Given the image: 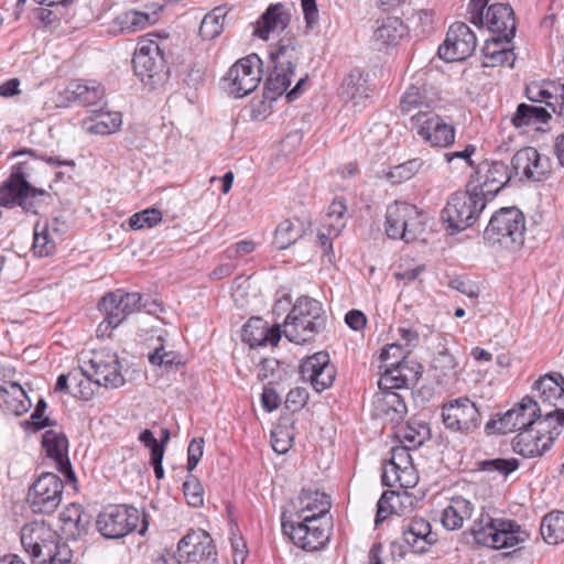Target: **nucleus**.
Returning <instances> with one entry per match:
<instances>
[{"label": "nucleus", "mask_w": 564, "mask_h": 564, "mask_svg": "<svg viewBox=\"0 0 564 564\" xmlns=\"http://www.w3.org/2000/svg\"><path fill=\"white\" fill-rule=\"evenodd\" d=\"M37 164L32 159L12 166L10 176L0 185V206L21 207L25 213L37 214L42 197L48 196L45 189L31 184Z\"/></svg>", "instance_id": "obj_1"}, {"label": "nucleus", "mask_w": 564, "mask_h": 564, "mask_svg": "<svg viewBox=\"0 0 564 564\" xmlns=\"http://www.w3.org/2000/svg\"><path fill=\"white\" fill-rule=\"evenodd\" d=\"M269 55L272 70L264 83V95L267 99L275 100L288 90L294 77L301 56L299 41L293 35H285Z\"/></svg>", "instance_id": "obj_2"}, {"label": "nucleus", "mask_w": 564, "mask_h": 564, "mask_svg": "<svg viewBox=\"0 0 564 564\" xmlns=\"http://www.w3.org/2000/svg\"><path fill=\"white\" fill-rule=\"evenodd\" d=\"M470 533L477 544L497 550L517 546L530 538L529 531L516 521L494 518L487 512L480 513Z\"/></svg>", "instance_id": "obj_3"}, {"label": "nucleus", "mask_w": 564, "mask_h": 564, "mask_svg": "<svg viewBox=\"0 0 564 564\" xmlns=\"http://www.w3.org/2000/svg\"><path fill=\"white\" fill-rule=\"evenodd\" d=\"M167 34H150L142 40L134 52L132 63L135 75L152 88L163 84L167 78L165 53L169 51Z\"/></svg>", "instance_id": "obj_4"}, {"label": "nucleus", "mask_w": 564, "mask_h": 564, "mask_svg": "<svg viewBox=\"0 0 564 564\" xmlns=\"http://www.w3.org/2000/svg\"><path fill=\"white\" fill-rule=\"evenodd\" d=\"M326 317L322 304L308 296L297 299L283 324L284 336L293 343L312 340L324 327Z\"/></svg>", "instance_id": "obj_5"}, {"label": "nucleus", "mask_w": 564, "mask_h": 564, "mask_svg": "<svg viewBox=\"0 0 564 564\" xmlns=\"http://www.w3.org/2000/svg\"><path fill=\"white\" fill-rule=\"evenodd\" d=\"M486 205V198L466 186L465 192L451 195L442 210V219L451 234H457L473 226Z\"/></svg>", "instance_id": "obj_6"}, {"label": "nucleus", "mask_w": 564, "mask_h": 564, "mask_svg": "<svg viewBox=\"0 0 564 564\" xmlns=\"http://www.w3.org/2000/svg\"><path fill=\"white\" fill-rule=\"evenodd\" d=\"M332 519L322 520L318 517L301 514L300 519L291 522L282 521V529L292 542L300 549L314 552L323 549L330 539Z\"/></svg>", "instance_id": "obj_7"}, {"label": "nucleus", "mask_w": 564, "mask_h": 564, "mask_svg": "<svg viewBox=\"0 0 564 564\" xmlns=\"http://www.w3.org/2000/svg\"><path fill=\"white\" fill-rule=\"evenodd\" d=\"M524 216L517 207H503L496 212L484 231V239L491 245L516 248L523 243Z\"/></svg>", "instance_id": "obj_8"}, {"label": "nucleus", "mask_w": 564, "mask_h": 564, "mask_svg": "<svg viewBox=\"0 0 564 564\" xmlns=\"http://www.w3.org/2000/svg\"><path fill=\"white\" fill-rule=\"evenodd\" d=\"M425 229L422 210L409 203L395 202L386 212L384 230L390 239L414 241Z\"/></svg>", "instance_id": "obj_9"}, {"label": "nucleus", "mask_w": 564, "mask_h": 564, "mask_svg": "<svg viewBox=\"0 0 564 564\" xmlns=\"http://www.w3.org/2000/svg\"><path fill=\"white\" fill-rule=\"evenodd\" d=\"M143 307L152 314L158 311L160 304L155 301L143 300L138 292H124L116 290L107 293L99 302V310L105 313V321L108 326H119L130 314Z\"/></svg>", "instance_id": "obj_10"}, {"label": "nucleus", "mask_w": 564, "mask_h": 564, "mask_svg": "<svg viewBox=\"0 0 564 564\" xmlns=\"http://www.w3.org/2000/svg\"><path fill=\"white\" fill-rule=\"evenodd\" d=\"M535 404L541 409L545 421L555 420L556 425L564 423V378L560 373L545 375L534 383Z\"/></svg>", "instance_id": "obj_11"}, {"label": "nucleus", "mask_w": 564, "mask_h": 564, "mask_svg": "<svg viewBox=\"0 0 564 564\" xmlns=\"http://www.w3.org/2000/svg\"><path fill=\"white\" fill-rule=\"evenodd\" d=\"M262 61L257 54H250L236 62L224 78L227 93L241 98L252 93L262 77Z\"/></svg>", "instance_id": "obj_12"}, {"label": "nucleus", "mask_w": 564, "mask_h": 564, "mask_svg": "<svg viewBox=\"0 0 564 564\" xmlns=\"http://www.w3.org/2000/svg\"><path fill=\"white\" fill-rule=\"evenodd\" d=\"M512 177L509 166L502 161L481 162L467 183L468 188H473L488 202L508 184Z\"/></svg>", "instance_id": "obj_13"}, {"label": "nucleus", "mask_w": 564, "mask_h": 564, "mask_svg": "<svg viewBox=\"0 0 564 564\" xmlns=\"http://www.w3.org/2000/svg\"><path fill=\"white\" fill-rule=\"evenodd\" d=\"M83 373L94 380L97 387L117 389L126 381L117 354L108 349L94 351L88 364L83 367Z\"/></svg>", "instance_id": "obj_14"}, {"label": "nucleus", "mask_w": 564, "mask_h": 564, "mask_svg": "<svg viewBox=\"0 0 564 564\" xmlns=\"http://www.w3.org/2000/svg\"><path fill=\"white\" fill-rule=\"evenodd\" d=\"M139 520L138 509L126 505H111L98 514L96 525L106 539H120L134 531Z\"/></svg>", "instance_id": "obj_15"}, {"label": "nucleus", "mask_w": 564, "mask_h": 564, "mask_svg": "<svg viewBox=\"0 0 564 564\" xmlns=\"http://www.w3.org/2000/svg\"><path fill=\"white\" fill-rule=\"evenodd\" d=\"M64 484L53 473H43L30 487L28 502L34 513L51 514L62 502Z\"/></svg>", "instance_id": "obj_16"}, {"label": "nucleus", "mask_w": 564, "mask_h": 564, "mask_svg": "<svg viewBox=\"0 0 564 564\" xmlns=\"http://www.w3.org/2000/svg\"><path fill=\"white\" fill-rule=\"evenodd\" d=\"M412 128L433 147L447 148L455 141V128L432 110H419L411 116Z\"/></svg>", "instance_id": "obj_17"}, {"label": "nucleus", "mask_w": 564, "mask_h": 564, "mask_svg": "<svg viewBox=\"0 0 564 564\" xmlns=\"http://www.w3.org/2000/svg\"><path fill=\"white\" fill-rule=\"evenodd\" d=\"M547 421L541 413V409L531 397H524L512 409L508 410L499 420V432L511 433L527 431L531 427L546 425Z\"/></svg>", "instance_id": "obj_18"}, {"label": "nucleus", "mask_w": 564, "mask_h": 564, "mask_svg": "<svg viewBox=\"0 0 564 564\" xmlns=\"http://www.w3.org/2000/svg\"><path fill=\"white\" fill-rule=\"evenodd\" d=\"M477 39L470 28L456 22L449 26L444 43L438 47V55L447 62L464 61L476 50Z\"/></svg>", "instance_id": "obj_19"}, {"label": "nucleus", "mask_w": 564, "mask_h": 564, "mask_svg": "<svg viewBox=\"0 0 564 564\" xmlns=\"http://www.w3.org/2000/svg\"><path fill=\"white\" fill-rule=\"evenodd\" d=\"M442 417L444 425L455 432L470 433L480 424L479 410L468 398H458L444 404Z\"/></svg>", "instance_id": "obj_20"}, {"label": "nucleus", "mask_w": 564, "mask_h": 564, "mask_svg": "<svg viewBox=\"0 0 564 564\" xmlns=\"http://www.w3.org/2000/svg\"><path fill=\"white\" fill-rule=\"evenodd\" d=\"M57 534L44 522H31L21 529V543L33 558L52 554L57 547Z\"/></svg>", "instance_id": "obj_21"}, {"label": "nucleus", "mask_w": 564, "mask_h": 564, "mask_svg": "<svg viewBox=\"0 0 564 564\" xmlns=\"http://www.w3.org/2000/svg\"><path fill=\"white\" fill-rule=\"evenodd\" d=\"M180 557L188 563H198L203 560H216V549L213 539L205 530H189L178 544Z\"/></svg>", "instance_id": "obj_22"}, {"label": "nucleus", "mask_w": 564, "mask_h": 564, "mask_svg": "<svg viewBox=\"0 0 564 564\" xmlns=\"http://www.w3.org/2000/svg\"><path fill=\"white\" fill-rule=\"evenodd\" d=\"M512 173L534 182L542 181L550 173V161L542 156L535 148L527 147L519 150L511 160Z\"/></svg>", "instance_id": "obj_23"}, {"label": "nucleus", "mask_w": 564, "mask_h": 564, "mask_svg": "<svg viewBox=\"0 0 564 564\" xmlns=\"http://www.w3.org/2000/svg\"><path fill=\"white\" fill-rule=\"evenodd\" d=\"M484 26L491 33L497 34L496 37H500V40L510 43L517 31L512 8L505 3L491 4L486 10Z\"/></svg>", "instance_id": "obj_24"}, {"label": "nucleus", "mask_w": 564, "mask_h": 564, "mask_svg": "<svg viewBox=\"0 0 564 564\" xmlns=\"http://www.w3.org/2000/svg\"><path fill=\"white\" fill-rule=\"evenodd\" d=\"M42 445L46 455L54 459L57 470L68 481H75L76 476L68 459V441L63 432L47 430L42 437Z\"/></svg>", "instance_id": "obj_25"}, {"label": "nucleus", "mask_w": 564, "mask_h": 564, "mask_svg": "<svg viewBox=\"0 0 564 564\" xmlns=\"http://www.w3.org/2000/svg\"><path fill=\"white\" fill-rule=\"evenodd\" d=\"M290 20V12L282 3L270 4L254 23L252 34L268 41L270 34H279L284 31Z\"/></svg>", "instance_id": "obj_26"}, {"label": "nucleus", "mask_w": 564, "mask_h": 564, "mask_svg": "<svg viewBox=\"0 0 564 564\" xmlns=\"http://www.w3.org/2000/svg\"><path fill=\"white\" fill-rule=\"evenodd\" d=\"M69 102H78L84 107H105V87L96 80L70 83L63 93Z\"/></svg>", "instance_id": "obj_27"}, {"label": "nucleus", "mask_w": 564, "mask_h": 564, "mask_svg": "<svg viewBox=\"0 0 564 564\" xmlns=\"http://www.w3.org/2000/svg\"><path fill=\"white\" fill-rule=\"evenodd\" d=\"M543 431H545L544 425L520 432L512 441L513 449L528 458L542 456L553 443V437L545 436Z\"/></svg>", "instance_id": "obj_28"}, {"label": "nucleus", "mask_w": 564, "mask_h": 564, "mask_svg": "<svg viewBox=\"0 0 564 564\" xmlns=\"http://www.w3.org/2000/svg\"><path fill=\"white\" fill-rule=\"evenodd\" d=\"M242 340L250 347H260L268 344L276 346L281 339L280 327H270L260 317L250 318L242 328Z\"/></svg>", "instance_id": "obj_29"}, {"label": "nucleus", "mask_w": 564, "mask_h": 564, "mask_svg": "<svg viewBox=\"0 0 564 564\" xmlns=\"http://www.w3.org/2000/svg\"><path fill=\"white\" fill-rule=\"evenodd\" d=\"M403 540L414 553H424L437 541V534L432 531L429 521L423 518L412 519L403 528Z\"/></svg>", "instance_id": "obj_30"}, {"label": "nucleus", "mask_w": 564, "mask_h": 564, "mask_svg": "<svg viewBox=\"0 0 564 564\" xmlns=\"http://www.w3.org/2000/svg\"><path fill=\"white\" fill-rule=\"evenodd\" d=\"M299 509L295 513L296 519L301 514L318 517L322 520L332 519L328 517L332 507L330 498L328 495L318 490L302 489L297 498Z\"/></svg>", "instance_id": "obj_31"}, {"label": "nucleus", "mask_w": 564, "mask_h": 564, "mask_svg": "<svg viewBox=\"0 0 564 564\" xmlns=\"http://www.w3.org/2000/svg\"><path fill=\"white\" fill-rule=\"evenodd\" d=\"M373 405L377 415L384 416L392 424L403 421L408 408L402 397L394 391H383L375 395Z\"/></svg>", "instance_id": "obj_32"}, {"label": "nucleus", "mask_w": 564, "mask_h": 564, "mask_svg": "<svg viewBox=\"0 0 564 564\" xmlns=\"http://www.w3.org/2000/svg\"><path fill=\"white\" fill-rule=\"evenodd\" d=\"M434 102L432 94H430L422 76L419 74L415 82L412 83L403 94L400 102L402 113H410L411 111L430 110L429 108Z\"/></svg>", "instance_id": "obj_33"}, {"label": "nucleus", "mask_w": 564, "mask_h": 564, "mask_svg": "<svg viewBox=\"0 0 564 564\" xmlns=\"http://www.w3.org/2000/svg\"><path fill=\"white\" fill-rule=\"evenodd\" d=\"M505 40L500 37H492L491 41L487 40L482 50V66L484 67H496L508 64L513 67L516 56L512 48L508 47Z\"/></svg>", "instance_id": "obj_34"}, {"label": "nucleus", "mask_w": 564, "mask_h": 564, "mask_svg": "<svg viewBox=\"0 0 564 564\" xmlns=\"http://www.w3.org/2000/svg\"><path fill=\"white\" fill-rule=\"evenodd\" d=\"M474 512V505L462 496H454L443 510L442 523L447 530L460 529Z\"/></svg>", "instance_id": "obj_35"}, {"label": "nucleus", "mask_w": 564, "mask_h": 564, "mask_svg": "<svg viewBox=\"0 0 564 564\" xmlns=\"http://www.w3.org/2000/svg\"><path fill=\"white\" fill-rule=\"evenodd\" d=\"M366 83L362 73L359 69H352L341 83L339 90L341 99L354 107L361 105L369 96Z\"/></svg>", "instance_id": "obj_36"}, {"label": "nucleus", "mask_w": 564, "mask_h": 564, "mask_svg": "<svg viewBox=\"0 0 564 564\" xmlns=\"http://www.w3.org/2000/svg\"><path fill=\"white\" fill-rule=\"evenodd\" d=\"M104 107L91 110L95 118H87L83 121V128L91 134L107 135L115 132L122 123L120 112H104Z\"/></svg>", "instance_id": "obj_37"}, {"label": "nucleus", "mask_w": 564, "mask_h": 564, "mask_svg": "<svg viewBox=\"0 0 564 564\" xmlns=\"http://www.w3.org/2000/svg\"><path fill=\"white\" fill-rule=\"evenodd\" d=\"M373 31V42L379 50L394 45L405 34L406 28L399 18H387L378 21Z\"/></svg>", "instance_id": "obj_38"}, {"label": "nucleus", "mask_w": 564, "mask_h": 564, "mask_svg": "<svg viewBox=\"0 0 564 564\" xmlns=\"http://www.w3.org/2000/svg\"><path fill=\"white\" fill-rule=\"evenodd\" d=\"M303 232V226L300 220L285 219L275 229L273 245L278 250H284L295 243Z\"/></svg>", "instance_id": "obj_39"}, {"label": "nucleus", "mask_w": 564, "mask_h": 564, "mask_svg": "<svg viewBox=\"0 0 564 564\" xmlns=\"http://www.w3.org/2000/svg\"><path fill=\"white\" fill-rule=\"evenodd\" d=\"M0 392L7 394L4 403L8 411L14 415H22L28 412L31 406V401L23 390V388L17 382H9L4 387H0Z\"/></svg>", "instance_id": "obj_40"}, {"label": "nucleus", "mask_w": 564, "mask_h": 564, "mask_svg": "<svg viewBox=\"0 0 564 564\" xmlns=\"http://www.w3.org/2000/svg\"><path fill=\"white\" fill-rule=\"evenodd\" d=\"M541 535L549 544H558L564 541V512L552 511L547 513L541 523Z\"/></svg>", "instance_id": "obj_41"}, {"label": "nucleus", "mask_w": 564, "mask_h": 564, "mask_svg": "<svg viewBox=\"0 0 564 564\" xmlns=\"http://www.w3.org/2000/svg\"><path fill=\"white\" fill-rule=\"evenodd\" d=\"M550 118V112L542 107L520 104L511 121L514 127L521 128L535 123H546Z\"/></svg>", "instance_id": "obj_42"}, {"label": "nucleus", "mask_w": 564, "mask_h": 564, "mask_svg": "<svg viewBox=\"0 0 564 564\" xmlns=\"http://www.w3.org/2000/svg\"><path fill=\"white\" fill-rule=\"evenodd\" d=\"M227 10L223 7H217L208 12L199 26V34L204 40H213L217 37L224 29L225 18Z\"/></svg>", "instance_id": "obj_43"}, {"label": "nucleus", "mask_w": 564, "mask_h": 564, "mask_svg": "<svg viewBox=\"0 0 564 564\" xmlns=\"http://www.w3.org/2000/svg\"><path fill=\"white\" fill-rule=\"evenodd\" d=\"M84 511L80 505L70 503L59 514V520L63 523L62 530L75 536L85 530L83 522Z\"/></svg>", "instance_id": "obj_44"}, {"label": "nucleus", "mask_w": 564, "mask_h": 564, "mask_svg": "<svg viewBox=\"0 0 564 564\" xmlns=\"http://www.w3.org/2000/svg\"><path fill=\"white\" fill-rule=\"evenodd\" d=\"M424 166H426V169H430L431 164H426V162L423 161L422 159L415 158L402 164L391 167L390 171L388 172V177L393 183H401L403 181L412 178Z\"/></svg>", "instance_id": "obj_45"}, {"label": "nucleus", "mask_w": 564, "mask_h": 564, "mask_svg": "<svg viewBox=\"0 0 564 564\" xmlns=\"http://www.w3.org/2000/svg\"><path fill=\"white\" fill-rule=\"evenodd\" d=\"M330 365L329 355L324 351L314 354L302 361L300 373L304 381L311 382L322 372L323 368Z\"/></svg>", "instance_id": "obj_46"}, {"label": "nucleus", "mask_w": 564, "mask_h": 564, "mask_svg": "<svg viewBox=\"0 0 564 564\" xmlns=\"http://www.w3.org/2000/svg\"><path fill=\"white\" fill-rule=\"evenodd\" d=\"M121 29L126 33H133L153 23V17L149 13L129 10L118 17Z\"/></svg>", "instance_id": "obj_47"}, {"label": "nucleus", "mask_w": 564, "mask_h": 564, "mask_svg": "<svg viewBox=\"0 0 564 564\" xmlns=\"http://www.w3.org/2000/svg\"><path fill=\"white\" fill-rule=\"evenodd\" d=\"M430 436V426L421 421L408 423L400 434V437L413 447L421 446Z\"/></svg>", "instance_id": "obj_48"}, {"label": "nucleus", "mask_w": 564, "mask_h": 564, "mask_svg": "<svg viewBox=\"0 0 564 564\" xmlns=\"http://www.w3.org/2000/svg\"><path fill=\"white\" fill-rule=\"evenodd\" d=\"M478 468L481 471L498 474L506 478L519 468V460L517 458L486 459L478 463Z\"/></svg>", "instance_id": "obj_49"}, {"label": "nucleus", "mask_w": 564, "mask_h": 564, "mask_svg": "<svg viewBox=\"0 0 564 564\" xmlns=\"http://www.w3.org/2000/svg\"><path fill=\"white\" fill-rule=\"evenodd\" d=\"M70 382L75 386L74 391L72 392L75 398L90 400L94 397L95 391L91 388L94 380H90L83 373V367H80L79 370L70 372Z\"/></svg>", "instance_id": "obj_50"}, {"label": "nucleus", "mask_w": 564, "mask_h": 564, "mask_svg": "<svg viewBox=\"0 0 564 564\" xmlns=\"http://www.w3.org/2000/svg\"><path fill=\"white\" fill-rule=\"evenodd\" d=\"M162 220V213L155 208H148L142 212L133 214L129 218V226L131 229L139 230L145 227H153Z\"/></svg>", "instance_id": "obj_51"}, {"label": "nucleus", "mask_w": 564, "mask_h": 564, "mask_svg": "<svg viewBox=\"0 0 564 564\" xmlns=\"http://www.w3.org/2000/svg\"><path fill=\"white\" fill-rule=\"evenodd\" d=\"M344 223L323 225L317 232V239L324 256L333 254V239L338 237Z\"/></svg>", "instance_id": "obj_52"}, {"label": "nucleus", "mask_w": 564, "mask_h": 564, "mask_svg": "<svg viewBox=\"0 0 564 564\" xmlns=\"http://www.w3.org/2000/svg\"><path fill=\"white\" fill-rule=\"evenodd\" d=\"M33 249L41 257H46L54 251L55 245L48 237V226L47 225L41 226L37 223L34 226Z\"/></svg>", "instance_id": "obj_53"}, {"label": "nucleus", "mask_w": 564, "mask_h": 564, "mask_svg": "<svg viewBox=\"0 0 564 564\" xmlns=\"http://www.w3.org/2000/svg\"><path fill=\"white\" fill-rule=\"evenodd\" d=\"M149 361L154 366L169 369L174 365H181V357L173 350H165L164 346L161 345L149 355Z\"/></svg>", "instance_id": "obj_54"}, {"label": "nucleus", "mask_w": 564, "mask_h": 564, "mask_svg": "<svg viewBox=\"0 0 564 564\" xmlns=\"http://www.w3.org/2000/svg\"><path fill=\"white\" fill-rule=\"evenodd\" d=\"M183 492L186 501L192 507H200L204 503V489L199 480L193 476L183 484Z\"/></svg>", "instance_id": "obj_55"}, {"label": "nucleus", "mask_w": 564, "mask_h": 564, "mask_svg": "<svg viewBox=\"0 0 564 564\" xmlns=\"http://www.w3.org/2000/svg\"><path fill=\"white\" fill-rule=\"evenodd\" d=\"M456 366L455 358L447 350L440 351L433 360L434 370L440 371L443 377L455 375Z\"/></svg>", "instance_id": "obj_56"}, {"label": "nucleus", "mask_w": 564, "mask_h": 564, "mask_svg": "<svg viewBox=\"0 0 564 564\" xmlns=\"http://www.w3.org/2000/svg\"><path fill=\"white\" fill-rule=\"evenodd\" d=\"M394 491H384L380 499L377 502V514L375 519L376 527H379L380 523H382L389 514L393 513V506L391 505V500L397 498Z\"/></svg>", "instance_id": "obj_57"}, {"label": "nucleus", "mask_w": 564, "mask_h": 564, "mask_svg": "<svg viewBox=\"0 0 564 564\" xmlns=\"http://www.w3.org/2000/svg\"><path fill=\"white\" fill-rule=\"evenodd\" d=\"M552 97L547 99L546 106L556 115L564 117V86L563 84L550 83Z\"/></svg>", "instance_id": "obj_58"}, {"label": "nucleus", "mask_w": 564, "mask_h": 564, "mask_svg": "<svg viewBox=\"0 0 564 564\" xmlns=\"http://www.w3.org/2000/svg\"><path fill=\"white\" fill-rule=\"evenodd\" d=\"M336 378V368L334 365L326 366L322 369V372L315 377L310 383L316 392H323L329 389Z\"/></svg>", "instance_id": "obj_59"}, {"label": "nucleus", "mask_w": 564, "mask_h": 564, "mask_svg": "<svg viewBox=\"0 0 564 564\" xmlns=\"http://www.w3.org/2000/svg\"><path fill=\"white\" fill-rule=\"evenodd\" d=\"M490 0H470L468 4L469 21L479 28H484V19Z\"/></svg>", "instance_id": "obj_60"}, {"label": "nucleus", "mask_w": 564, "mask_h": 564, "mask_svg": "<svg viewBox=\"0 0 564 564\" xmlns=\"http://www.w3.org/2000/svg\"><path fill=\"white\" fill-rule=\"evenodd\" d=\"M308 399V392L305 388H294L290 390L285 399V406L291 411L302 409Z\"/></svg>", "instance_id": "obj_61"}, {"label": "nucleus", "mask_w": 564, "mask_h": 564, "mask_svg": "<svg viewBox=\"0 0 564 564\" xmlns=\"http://www.w3.org/2000/svg\"><path fill=\"white\" fill-rule=\"evenodd\" d=\"M204 453V440L193 438L187 448V470L192 471L198 465Z\"/></svg>", "instance_id": "obj_62"}, {"label": "nucleus", "mask_w": 564, "mask_h": 564, "mask_svg": "<svg viewBox=\"0 0 564 564\" xmlns=\"http://www.w3.org/2000/svg\"><path fill=\"white\" fill-rule=\"evenodd\" d=\"M405 354L399 344L387 345L380 355V359L387 364L394 362L404 366Z\"/></svg>", "instance_id": "obj_63"}, {"label": "nucleus", "mask_w": 564, "mask_h": 564, "mask_svg": "<svg viewBox=\"0 0 564 564\" xmlns=\"http://www.w3.org/2000/svg\"><path fill=\"white\" fill-rule=\"evenodd\" d=\"M388 463L395 466L397 469H406V467L413 465L411 455L405 446L393 447Z\"/></svg>", "instance_id": "obj_64"}]
</instances>
